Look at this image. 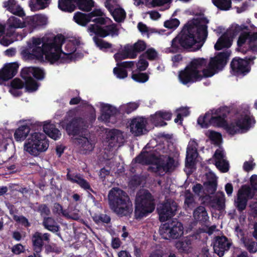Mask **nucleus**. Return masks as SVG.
Wrapping results in <instances>:
<instances>
[{"label": "nucleus", "instance_id": "nucleus-37", "mask_svg": "<svg viewBox=\"0 0 257 257\" xmlns=\"http://www.w3.org/2000/svg\"><path fill=\"white\" fill-rule=\"evenodd\" d=\"M247 34L248 49L255 53L257 52V32H246Z\"/></svg>", "mask_w": 257, "mask_h": 257}, {"label": "nucleus", "instance_id": "nucleus-44", "mask_svg": "<svg viewBox=\"0 0 257 257\" xmlns=\"http://www.w3.org/2000/svg\"><path fill=\"white\" fill-rule=\"evenodd\" d=\"M198 156L197 151L192 150V151L187 150L186 151V165L188 167H192L195 164V162Z\"/></svg>", "mask_w": 257, "mask_h": 257}, {"label": "nucleus", "instance_id": "nucleus-33", "mask_svg": "<svg viewBox=\"0 0 257 257\" xmlns=\"http://www.w3.org/2000/svg\"><path fill=\"white\" fill-rule=\"evenodd\" d=\"M42 224L45 229L53 233L59 231V226L52 217H44Z\"/></svg>", "mask_w": 257, "mask_h": 257}, {"label": "nucleus", "instance_id": "nucleus-40", "mask_svg": "<svg viewBox=\"0 0 257 257\" xmlns=\"http://www.w3.org/2000/svg\"><path fill=\"white\" fill-rule=\"evenodd\" d=\"M158 156L160 158L161 165L162 166V173L169 172L174 166L175 163L174 159L172 157H168L166 162L164 159V156L159 155Z\"/></svg>", "mask_w": 257, "mask_h": 257}, {"label": "nucleus", "instance_id": "nucleus-35", "mask_svg": "<svg viewBox=\"0 0 257 257\" xmlns=\"http://www.w3.org/2000/svg\"><path fill=\"white\" fill-rule=\"evenodd\" d=\"M4 6L15 15L19 17H23L25 15L24 11L20 7H18V9L15 10V8L18 7L16 0H9L7 2H5Z\"/></svg>", "mask_w": 257, "mask_h": 257}, {"label": "nucleus", "instance_id": "nucleus-38", "mask_svg": "<svg viewBox=\"0 0 257 257\" xmlns=\"http://www.w3.org/2000/svg\"><path fill=\"white\" fill-rule=\"evenodd\" d=\"M231 45V41L225 34L220 36L214 45V49L219 51L224 48H229Z\"/></svg>", "mask_w": 257, "mask_h": 257}, {"label": "nucleus", "instance_id": "nucleus-48", "mask_svg": "<svg viewBox=\"0 0 257 257\" xmlns=\"http://www.w3.org/2000/svg\"><path fill=\"white\" fill-rule=\"evenodd\" d=\"M23 27L24 24L22 23L20 19L15 17H11L9 19V25L7 29V33H8V31L11 30V29L23 28Z\"/></svg>", "mask_w": 257, "mask_h": 257}, {"label": "nucleus", "instance_id": "nucleus-10", "mask_svg": "<svg viewBox=\"0 0 257 257\" xmlns=\"http://www.w3.org/2000/svg\"><path fill=\"white\" fill-rule=\"evenodd\" d=\"M255 58V56L245 57L244 58H233L230 64L231 73L236 76L246 75L250 71V64L253 63Z\"/></svg>", "mask_w": 257, "mask_h": 257}, {"label": "nucleus", "instance_id": "nucleus-30", "mask_svg": "<svg viewBox=\"0 0 257 257\" xmlns=\"http://www.w3.org/2000/svg\"><path fill=\"white\" fill-rule=\"evenodd\" d=\"M247 41V34L246 32H241L237 42V50L243 54H246L247 52L250 51V50L248 49Z\"/></svg>", "mask_w": 257, "mask_h": 257}, {"label": "nucleus", "instance_id": "nucleus-56", "mask_svg": "<svg viewBox=\"0 0 257 257\" xmlns=\"http://www.w3.org/2000/svg\"><path fill=\"white\" fill-rule=\"evenodd\" d=\"M142 55L150 61L155 60L158 57L157 52L153 48H149Z\"/></svg>", "mask_w": 257, "mask_h": 257}, {"label": "nucleus", "instance_id": "nucleus-14", "mask_svg": "<svg viewBox=\"0 0 257 257\" xmlns=\"http://www.w3.org/2000/svg\"><path fill=\"white\" fill-rule=\"evenodd\" d=\"M177 208L176 203L171 199H166L164 202L158 204L157 211L160 221L165 222L174 216Z\"/></svg>", "mask_w": 257, "mask_h": 257}, {"label": "nucleus", "instance_id": "nucleus-9", "mask_svg": "<svg viewBox=\"0 0 257 257\" xmlns=\"http://www.w3.org/2000/svg\"><path fill=\"white\" fill-rule=\"evenodd\" d=\"M133 163H139L142 165H154L150 167L149 170L160 174L162 173V166L161 165L160 158L154 151H143L133 160Z\"/></svg>", "mask_w": 257, "mask_h": 257}, {"label": "nucleus", "instance_id": "nucleus-42", "mask_svg": "<svg viewBox=\"0 0 257 257\" xmlns=\"http://www.w3.org/2000/svg\"><path fill=\"white\" fill-rule=\"evenodd\" d=\"M93 40L96 46L103 51L105 52L107 49L111 48L112 47V44L98 38V36H94L93 37Z\"/></svg>", "mask_w": 257, "mask_h": 257}, {"label": "nucleus", "instance_id": "nucleus-45", "mask_svg": "<svg viewBox=\"0 0 257 257\" xmlns=\"http://www.w3.org/2000/svg\"><path fill=\"white\" fill-rule=\"evenodd\" d=\"M213 4L219 10L227 11L231 7V0H212Z\"/></svg>", "mask_w": 257, "mask_h": 257}, {"label": "nucleus", "instance_id": "nucleus-13", "mask_svg": "<svg viewBox=\"0 0 257 257\" xmlns=\"http://www.w3.org/2000/svg\"><path fill=\"white\" fill-rule=\"evenodd\" d=\"M254 195V191H252L249 186L242 185L238 191L237 198L234 201V205L237 210L241 212L245 210L248 200L252 199Z\"/></svg>", "mask_w": 257, "mask_h": 257}, {"label": "nucleus", "instance_id": "nucleus-31", "mask_svg": "<svg viewBox=\"0 0 257 257\" xmlns=\"http://www.w3.org/2000/svg\"><path fill=\"white\" fill-rule=\"evenodd\" d=\"M76 0H58V8L63 12L72 13L76 9Z\"/></svg>", "mask_w": 257, "mask_h": 257}, {"label": "nucleus", "instance_id": "nucleus-22", "mask_svg": "<svg viewBox=\"0 0 257 257\" xmlns=\"http://www.w3.org/2000/svg\"><path fill=\"white\" fill-rule=\"evenodd\" d=\"M110 22L103 26L102 28H97L95 36L100 38H105L108 36L112 37L117 36L119 35V29L115 23L110 24Z\"/></svg>", "mask_w": 257, "mask_h": 257}, {"label": "nucleus", "instance_id": "nucleus-8", "mask_svg": "<svg viewBox=\"0 0 257 257\" xmlns=\"http://www.w3.org/2000/svg\"><path fill=\"white\" fill-rule=\"evenodd\" d=\"M255 123V120L252 115L242 114L229 123L227 133L233 136L236 134L246 133L254 125Z\"/></svg>", "mask_w": 257, "mask_h": 257}, {"label": "nucleus", "instance_id": "nucleus-47", "mask_svg": "<svg viewBox=\"0 0 257 257\" xmlns=\"http://www.w3.org/2000/svg\"><path fill=\"white\" fill-rule=\"evenodd\" d=\"M127 49H128V46L126 45L121 53H117L114 55V58L117 63H120L119 61L121 60L131 58L132 56L131 52L126 51Z\"/></svg>", "mask_w": 257, "mask_h": 257}, {"label": "nucleus", "instance_id": "nucleus-64", "mask_svg": "<svg viewBox=\"0 0 257 257\" xmlns=\"http://www.w3.org/2000/svg\"><path fill=\"white\" fill-rule=\"evenodd\" d=\"M220 133L214 131H211L209 135V139L215 145H219L221 140Z\"/></svg>", "mask_w": 257, "mask_h": 257}, {"label": "nucleus", "instance_id": "nucleus-51", "mask_svg": "<svg viewBox=\"0 0 257 257\" xmlns=\"http://www.w3.org/2000/svg\"><path fill=\"white\" fill-rule=\"evenodd\" d=\"M222 195L223 197H216L211 201L212 204H215L212 205V207H216L218 210H223L225 207L224 195L223 194Z\"/></svg>", "mask_w": 257, "mask_h": 257}, {"label": "nucleus", "instance_id": "nucleus-57", "mask_svg": "<svg viewBox=\"0 0 257 257\" xmlns=\"http://www.w3.org/2000/svg\"><path fill=\"white\" fill-rule=\"evenodd\" d=\"M33 67H28L23 68L21 71V76L25 80L29 78H33Z\"/></svg>", "mask_w": 257, "mask_h": 257}, {"label": "nucleus", "instance_id": "nucleus-39", "mask_svg": "<svg viewBox=\"0 0 257 257\" xmlns=\"http://www.w3.org/2000/svg\"><path fill=\"white\" fill-rule=\"evenodd\" d=\"M94 6L93 0H76V7L82 11L90 12Z\"/></svg>", "mask_w": 257, "mask_h": 257}, {"label": "nucleus", "instance_id": "nucleus-54", "mask_svg": "<svg viewBox=\"0 0 257 257\" xmlns=\"http://www.w3.org/2000/svg\"><path fill=\"white\" fill-rule=\"evenodd\" d=\"M205 190L210 194H214L217 189V182L215 180L209 181L204 184Z\"/></svg>", "mask_w": 257, "mask_h": 257}, {"label": "nucleus", "instance_id": "nucleus-34", "mask_svg": "<svg viewBox=\"0 0 257 257\" xmlns=\"http://www.w3.org/2000/svg\"><path fill=\"white\" fill-rule=\"evenodd\" d=\"M51 0H29V5L32 11L43 10L48 7Z\"/></svg>", "mask_w": 257, "mask_h": 257}, {"label": "nucleus", "instance_id": "nucleus-20", "mask_svg": "<svg viewBox=\"0 0 257 257\" xmlns=\"http://www.w3.org/2000/svg\"><path fill=\"white\" fill-rule=\"evenodd\" d=\"M100 13H98L99 15H95L92 16L91 18V22L94 23V24H90L87 30L89 33L95 34L97 28H102L103 26L108 24V22H112V21L107 17H103L104 15L103 13L99 10Z\"/></svg>", "mask_w": 257, "mask_h": 257}, {"label": "nucleus", "instance_id": "nucleus-63", "mask_svg": "<svg viewBox=\"0 0 257 257\" xmlns=\"http://www.w3.org/2000/svg\"><path fill=\"white\" fill-rule=\"evenodd\" d=\"M184 203L187 207L191 209L194 207L195 202L194 196L192 193L186 194Z\"/></svg>", "mask_w": 257, "mask_h": 257}, {"label": "nucleus", "instance_id": "nucleus-24", "mask_svg": "<svg viewBox=\"0 0 257 257\" xmlns=\"http://www.w3.org/2000/svg\"><path fill=\"white\" fill-rule=\"evenodd\" d=\"M230 56V53L228 51L219 52L214 57L210 59V65L214 66L218 69L220 67H224L227 63Z\"/></svg>", "mask_w": 257, "mask_h": 257}, {"label": "nucleus", "instance_id": "nucleus-11", "mask_svg": "<svg viewBox=\"0 0 257 257\" xmlns=\"http://www.w3.org/2000/svg\"><path fill=\"white\" fill-rule=\"evenodd\" d=\"M183 224L177 219L169 220L160 228V233L165 239H177L183 234Z\"/></svg>", "mask_w": 257, "mask_h": 257}, {"label": "nucleus", "instance_id": "nucleus-7", "mask_svg": "<svg viewBox=\"0 0 257 257\" xmlns=\"http://www.w3.org/2000/svg\"><path fill=\"white\" fill-rule=\"evenodd\" d=\"M220 109L215 110L214 114L206 112L203 116L200 115L197 119V123L202 128H208L210 125L224 127L227 133V127L229 125L225 120L227 115L225 113L219 114Z\"/></svg>", "mask_w": 257, "mask_h": 257}, {"label": "nucleus", "instance_id": "nucleus-27", "mask_svg": "<svg viewBox=\"0 0 257 257\" xmlns=\"http://www.w3.org/2000/svg\"><path fill=\"white\" fill-rule=\"evenodd\" d=\"M128 49L126 51L131 52V59H135L137 57L138 53L144 51L147 47L146 43L142 40H138L133 45H126Z\"/></svg>", "mask_w": 257, "mask_h": 257}, {"label": "nucleus", "instance_id": "nucleus-18", "mask_svg": "<svg viewBox=\"0 0 257 257\" xmlns=\"http://www.w3.org/2000/svg\"><path fill=\"white\" fill-rule=\"evenodd\" d=\"M19 67L17 62L6 64L0 69V84L13 78L17 74Z\"/></svg>", "mask_w": 257, "mask_h": 257}, {"label": "nucleus", "instance_id": "nucleus-53", "mask_svg": "<svg viewBox=\"0 0 257 257\" xmlns=\"http://www.w3.org/2000/svg\"><path fill=\"white\" fill-rule=\"evenodd\" d=\"M132 78L137 82L144 83L148 80L149 76L146 73L139 72L138 73H133Z\"/></svg>", "mask_w": 257, "mask_h": 257}, {"label": "nucleus", "instance_id": "nucleus-41", "mask_svg": "<svg viewBox=\"0 0 257 257\" xmlns=\"http://www.w3.org/2000/svg\"><path fill=\"white\" fill-rule=\"evenodd\" d=\"M112 16L115 22L122 23L126 18V13L124 9L119 7L114 10L112 12Z\"/></svg>", "mask_w": 257, "mask_h": 257}, {"label": "nucleus", "instance_id": "nucleus-12", "mask_svg": "<svg viewBox=\"0 0 257 257\" xmlns=\"http://www.w3.org/2000/svg\"><path fill=\"white\" fill-rule=\"evenodd\" d=\"M67 134L71 136H77L82 134L88 127L87 121L84 118L76 116L67 120L63 125Z\"/></svg>", "mask_w": 257, "mask_h": 257}, {"label": "nucleus", "instance_id": "nucleus-58", "mask_svg": "<svg viewBox=\"0 0 257 257\" xmlns=\"http://www.w3.org/2000/svg\"><path fill=\"white\" fill-rule=\"evenodd\" d=\"M179 24L180 21L177 19L175 18L166 21L164 22V26L167 28L174 30L179 26Z\"/></svg>", "mask_w": 257, "mask_h": 257}, {"label": "nucleus", "instance_id": "nucleus-19", "mask_svg": "<svg viewBox=\"0 0 257 257\" xmlns=\"http://www.w3.org/2000/svg\"><path fill=\"white\" fill-rule=\"evenodd\" d=\"M41 126L42 123L38 121L34 123H31L30 125H21L16 130L14 133L15 139L17 142L23 141L26 139L31 130H39V128H41Z\"/></svg>", "mask_w": 257, "mask_h": 257}, {"label": "nucleus", "instance_id": "nucleus-50", "mask_svg": "<svg viewBox=\"0 0 257 257\" xmlns=\"http://www.w3.org/2000/svg\"><path fill=\"white\" fill-rule=\"evenodd\" d=\"M93 220L96 224L100 223L108 224L110 223L111 218L109 215L106 214L100 213L99 214L95 215L93 217Z\"/></svg>", "mask_w": 257, "mask_h": 257}, {"label": "nucleus", "instance_id": "nucleus-43", "mask_svg": "<svg viewBox=\"0 0 257 257\" xmlns=\"http://www.w3.org/2000/svg\"><path fill=\"white\" fill-rule=\"evenodd\" d=\"M206 65L207 64L202 66V67L200 69L202 79L203 77L206 78L212 76L216 73V70L218 69L217 68H216L215 66L210 65V62H209L208 64V67L207 68H205Z\"/></svg>", "mask_w": 257, "mask_h": 257}, {"label": "nucleus", "instance_id": "nucleus-49", "mask_svg": "<svg viewBox=\"0 0 257 257\" xmlns=\"http://www.w3.org/2000/svg\"><path fill=\"white\" fill-rule=\"evenodd\" d=\"M243 244L249 253H254L257 251V242L252 239L244 240Z\"/></svg>", "mask_w": 257, "mask_h": 257}, {"label": "nucleus", "instance_id": "nucleus-55", "mask_svg": "<svg viewBox=\"0 0 257 257\" xmlns=\"http://www.w3.org/2000/svg\"><path fill=\"white\" fill-rule=\"evenodd\" d=\"M113 73L119 79H123L127 76V72L121 67H117L113 68Z\"/></svg>", "mask_w": 257, "mask_h": 257}, {"label": "nucleus", "instance_id": "nucleus-15", "mask_svg": "<svg viewBox=\"0 0 257 257\" xmlns=\"http://www.w3.org/2000/svg\"><path fill=\"white\" fill-rule=\"evenodd\" d=\"M147 120L143 117H135L130 123V131L135 136H140L148 132L147 128Z\"/></svg>", "mask_w": 257, "mask_h": 257}, {"label": "nucleus", "instance_id": "nucleus-1", "mask_svg": "<svg viewBox=\"0 0 257 257\" xmlns=\"http://www.w3.org/2000/svg\"><path fill=\"white\" fill-rule=\"evenodd\" d=\"M65 39L62 34L49 37L44 36L42 38L33 37L27 42V46L21 51L22 59L27 61L37 60L42 61L44 56L51 63H54L61 58V54L66 55L71 58L73 53L76 50V46L71 43L65 46L67 53H63L62 46Z\"/></svg>", "mask_w": 257, "mask_h": 257}, {"label": "nucleus", "instance_id": "nucleus-60", "mask_svg": "<svg viewBox=\"0 0 257 257\" xmlns=\"http://www.w3.org/2000/svg\"><path fill=\"white\" fill-rule=\"evenodd\" d=\"M244 30H248V27L244 25H236L234 28L231 30L230 33L232 37H235L239 33L243 32Z\"/></svg>", "mask_w": 257, "mask_h": 257}, {"label": "nucleus", "instance_id": "nucleus-46", "mask_svg": "<svg viewBox=\"0 0 257 257\" xmlns=\"http://www.w3.org/2000/svg\"><path fill=\"white\" fill-rule=\"evenodd\" d=\"M24 86L27 91L33 92L38 89L39 84L33 78H29L25 80Z\"/></svg>", "mask_w": 257, "mask_h": 257}, {"label": "nucleus", "instance_id": "nucleus-17", "mask_svg": "<svg viewBox=\"0 0 257 257\" xmlns=\"http://www.w3.org/2000/svg\"><path fill=\"white\" fill-rule=\"evenodd\" d=\"M50 234L48 233H42L39 231L35 232L31 237L33 250L34 252L40 253L42 252L44 245V241L50 242Z\"/></svg>", "mask_w": 257, "mask_h": 257}, {"label": "nucleus", "instance_id": "nucleus-29", "mask_svg": "<svg viewBox=\"0 0 257 257\" xmlns=\"http://www.w3.org/2000/svg\"><path fill=\"white\" fill-rule=\"evenodd\" d=\"M47 18L41 14L35 15L31 17L29 21V24L34 29L39 28L40 27L47 24Z\"/></svg>", "mask_w": 257, "mask_h": 257}, {"label": "nucleus", "instance_id": "nucleus-62", "mask_svg": "<svg viewBox=\"0 0 257 257\" xmlns=\"http://www.w3.org/2000/svg\"><path fill=\"white\" fill-rule=\"evenodd\" d=\"M145 58L144 56L141 55L139 57L138 63L137 64L138 69L141 71H145L149 65L148 62Z\"/></svg>", "mask_w": 257, "mask_h": 257}, {"label": "nucleus", "instance_id": "nucleus-6", "mask_svg": "<svg viewBox=\"0 0 257 257\" xmlns=\"http://www.w3.org/2000/svg\"><path fill=\"white\" fill-rule=\"evenodd\" d=\"M49 145V141L45 134L35 132L32 133L26 140L24 149L31 155L37 156L40 153L46 151Z\"/></svg>", "mask_w": 257, "mask_h": 257}, {"label": "nucleus", "instance_id": "nucleus-3", "mask_svg": "<svg viewBox=\"0 0 257 257\" xmlns=\"http://www.w3.org/2000/svg\"><path fill=\"white\" fill-rule=\"evenodd\" d=\"M109 205L110 209L117 215L127 216L133 212V204L126 193L113 188L108 193Z\"/></svg>", "mask_w": 257, "mask_h": 257}, {"label": "nucleus", "instance_id": "nucleus-32", "mask_svg": "<svg viewBox=\"0 0 257 257\" xmlns=\"http://www.w3.org/2000/svg\"><path fill=\"white\" fill-rule=\"evenodd\" d=\"M192 241L190 238L186 237L176 243V247L181 253H188L192 250Z\"/></svg>", "mask_w": 257, "mask_h": 257}, {"label": "nucleus", "instance_id": "nucleus-23", "mask_svg": "<svg viewBox=\"0 0 257 257\" xmlns=\"http://www.w3.org/2000/svg\"><path fill=\"white\" fill-rule=\"evenodd\" d=\"M100 13L99 9H95L88 14H84L80 12H77L74 14L73 17L74 21L78 25L82 26H86L87 24L91 22L92 16L99 15Z\"/></svg>", "mask_w": 257, "mask_h": 257}, {"label": "nucleus", "instance_id": "nucleus-4", "mask_svg": "<svg viewBox=\"0 0 257 257\" xmlns=\"http://www.w3.org/2000/svg\"><path fill=\"white\" fill-rule=\"evenodd\" d=\"M207 64V59L203 58L193 59L184 70L179 73V81L184 85L192 84L202 80L200 69Z\"/></svg>", "mask_w": 257, "mask_h": 257}, {"label": "nucleus", "instance_id": "nucleus-28", "mask_svg": "<svg viewBox=\"0 0 257 257\" xmlns=\"http://www.w3.org/2000/svg\"><path fill=\"white\" fill-rule=\"evenodd\" d=\"M43 128L45 133L54 140H58L61 136L60 131L54 124L46 122L43 125Z\"/></svg>", "mask_w": 257, "mask_h": 257}, {"label": "nucleus", "instance_id": "nucleus-59", "mask_svg": "<svg viewBox=\"0 0 257 257\" xmlns=\"http://www.w3.org/2000/svg\"><path fill=\"white\" fill-rule=\"evenodd\" d=\"M33 76L38 80H43L45 77V72L43 69L39 67H33Z\"/></svg>", "mask_w": 257, "mask_h": 257}, {"label": "nucleus", "instance_id": "nucleus-5", "mask_svg": "<svg viewBox=\"0 0 257 257\" xmlns=\"http://www.w3.org/2000/svg\"><path fill=\"white\" fill-rule=\"evenodd\" d=\"M155 199L152 194L145 190L141 194H137L135 202L134 217L141 220L152 213L155 209Z\"/></svg>", "mask_w": 257, "mask_h": 257}, {"label": "nucleus", "instance_id": "nucleus-21", "mask_svg": "<svg viewBox=\"0 0 257 257\" xmlns=\"http://www.w3.org/2000/svg\"><path fill=\"white\" fill-rule=\"evenodd\" d=\"M231 244L232 243L228 240L227 237L218 236L216 237L213 246L214 252L219 257H221L224 255L225 251L229 249Z\"/></svg>", "mask_w": 257, "mask_h": 257}, {"label": "nucleus", "instance_id": "nucleus-52", "mask_svg": "<svg viewBox=\"0 0 257 257\" xmlns=\"http://www.w3.org/2000/svg\"><path fill=\"white\" fill-rule=\"evenodd\" d=\"M139 106V103L132 102L127 103L126 105L121 107V109L123 112L130 114L136 110Z\"/></svg>", "mask_w": 257, "mask_h": 257}, {"label": "nucleus", "instance_id": "nucleus-2", "mask_svg": "<svg viewBox=\"0 0 257 257\" xmlns=\"http://www.w3.org/2000/svg\"><path fill=\"white\" fill-rule=\"evenodd\" d=\"M209 22V20L204 17L193 19L188 22L172 40L170 52L173 53L182 52L192 48L195 45V50H199L207 38Z\"/></svg>", "mask_w": 257, "mask_h": 257}, {"label": "nucleus", "instance_id": "nucleus-36", "mask_svg": "<svg viewBox=\"0 0 257 257\" xmlns=\"http://www.w3.org/2000/svg\"><path fill=\"white\" fill-rule=\"evenodd\" d=\"M75 143L86 151H92L94 147V145L86 137L76 138Z\"/></svg>", "mask_w": 257, "mask_h": 257}, {"label": "nucleus", "instance_id": "nucleus-25", "mask_svg": "<svg viewBox=\"0 0 257 257\" xmlns=\"http://www.w3.org/2000/svg\"><path fill=\"white\" fill-rule=\"evenodd\" d=\"M194 219L201 225H204L209 220L208 213L205 207L199 206L193 211Z\"/></svg>", "mask_w": 257, "mask_h": 257}, {"label": "nucleus", "instance_id": "nucleus-26", "mask_svg": "<svg viewBox=\"0 0 257 257\" xmlns=\"http://www.w3.org/2000/svg\"><path fill=\"white\" fill-rule=\"evenodd\" d=\"M101 118L106 122L109 121L111 116L115 115L117 113V109L109 104L102 103L101 108Z\"/></svg>", "mask_w": 257, "mask_h": 257}, {"label": "nucleus", "instance_id": "nucleus-61", "mask_svg": "<svg viewBox=\"0 0 257 257\" xmlns=\"http://www.w3.org/2000/svg\"><path fill=\"white\" fill-rule=\"evenodd\" d=\"M13 219L16 222L20 223L23 226L25 227H29L31 226V223L28 219L25 216L21 215L18 216L15 215L13 216Z\"/></svg>", "mask_w": 257, "mask_h": 257}, {"label": "nucleus", "instance_id": "nucleus-16", "mask_svg": "<svg viewBox=\"0 0 257 257\" xmlns=\"http://www.w3.org/2000/svg\"><path fill=\"white\" fill-rule=\"evenodd\" d=\"M67 173L66 175L67 180L72 183H76L78 184L82 189L87 191L90 193H93L95 194H96V192L91 187L89 183L83 177H81L80 174L78 173H71V170L70 168L67 169Z\"/></svg>", "mask_w": 257, "mask_h": 257}]
</instances>
